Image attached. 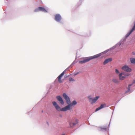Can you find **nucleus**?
Instances as JSON below:
<instances>
[{"mask_svg":"<svg viewBox=\"0 0 135 135\" xmlns=\"http://www.w3.org/2000/svg\"><path fill=\"white\" fill-rule=\"evenodd\" d=\"M62 135H65L64 134H62Z\"/></svg>","mask_w":135,"mask_h":135,"instance_id":"b1692460","label":"nucleus"},{"mask_svg":"<svg viewBox=\"0 0 135 135\" xmlns=\"http://www.w3.org/2000/svg\"><path fill=\"white\" fill-rule=\"evenodd\" d=\"M112 81L114 83L116 84H118L119 83V81L118 79L113 78L112 79Z\"/></svg>","mask_w":135,"mask_h":135,"instance_id":"4468645a","label":"nucleus"},{"mask_svg":"<svg viewBox=\"0 0 135 135\" xmlns=\"http://www.w3.org/2000/svg\"><path fill=\"white\" fill-rule=\"evenodd\" d=\"M115 72L117 74H119V71L117 69H115Z\"/></svg>","mask_w":135,"mask_h":135,"instance_id":"aec40b11","label":"nucleus"},{"mask_svg":"<svg viewBox=\"0 0 135 135\" xmlns=\"http://www.w3.org/2000/svg\"><path fill=\"white\" fill-rule=\"evenodd\" d=\"M102 130H104L106 131H107V129L106 128H102Z\"/></svg>","mask_w":135,"mask_h":135,"instance_id":"412c9836","label":"nucleus"},{"mask_svg":"<svg viewBox=\"0 0 135 135\" xmlns=\"http://www.w3.org/2000/svg\"><path fill=\"white\" fill-rule=\"evenodd\" d=\"M65 71H63L57 78L56 80L57 79L58 82L60 83H61L62 82L61 80V78L65 74Z\"/></svg>","mask_w":135,"mask_h":135,"instance_id":"0eeeda50","label":"nucleus"},{"mask_svg":"<svg viewBox=\"0 0 135 135\" xmlns=\"http://www.w3.org/2000/svg\"><path fill=\"white\" fill-rule=\"evenodd\" d=\"M112 60V59L111 58L106 59L103 62V64L105 65L109 62L111 61Z\"/></svg>","mask_w":135,"mask_h":135,"instance_id":"ddd939ff","label":"nucleus"},{"mask_svg":"<svg viewBox=\"0 0 135 135\" xmlns=\"http://www.w3.org/2000/svg\"><path fill=\"white\" fill-rule=\"evenodd\" d=\"M129 75V74L127 73L123 72L119 74V79L120 80H123L126 77L128 76Z\"/></svg>","mask_w":135,"mask_h":135,"instance_id":"20e7f679","label":"nucleus"},{"mask_svg":"<svg viewBox=\"0 0 135 135\" xmlns=\"http://www.w3.org/2000/svg\"><path fill=\"white\" fill-rule=\"evenodd\" d=\"M99 97V96H96L94 99H93L91 95L89 96L88 97V98L89 99V102L91 104L95 103Z\"/></svg>","mask_w":135,"mask_h":135,"instance_id":"39448f33","label":"nucleus"},{"mask_svg":"<svg viewBox=\"0 0 135 135\" xmlns=\"http://www.w3.org/2000/svg\"><path fill=\"white\" fill-rule=\"evenodd\" d=\"M69 80L70 82L71 81H74V80L72 78H70L69 79Z\"/></svg>","mask_w":135,"mask_h":135,"instance_id":"a211bd4d","label":"nucleus"},{"mask_svg":"<svg viewBox=\"0 0 135 135\" xmlns=\"http://www.w3.org/2000/svg\"><path fill=\"white\" fill-rule=\"evenodd\" d=\"M72 122H70L69 124L70 126H71V124H72L73 126H74L77 124L79 122V120L78 119L76 118H74Z\"/></svg>","mask_w":135,"mask_h":135,"instance_id":"1a4fd4ad","label":"nucleus"},{"mask_svg":"<svg viewBox=\"0 0 135 135\" xmlns=\"http://www.w3.org/2000/svg\"><path fill=\"white\" fill-rule=\"evenodd\" d=\"M39 11H39V7L38 8L34 10V11L35 12H38Z\"/></svg>","mask_w":135,"mask_h":135,"instance_id":"6ab92c4d","label":"nucleus"},{"mask_svg":"<svg viewBox=\"0 0 135 135\" xmlns=\"http://www.w3.org/2000/svg\"><path fill=\"white\" fill-rule=\"evenodd\" d=\"M78 73H76V74H74V75H77V74H78Z\"/></svg>","mask_w":135,"mask_h":135,"instance_id":"5701e85b","label":"nucleus"},{"mask_svg":"<svg viewBox=\"0 0 135 135\" xmlns=\"http://www.w3.org/2000/svg\"><path fill=\"white\" fill-rule=\"evenodd\" d=\"M130 60L132 63L135 64V58H130Z\"/></svg>","mask_w":135,"mask_h":135,"instance_id":"dca6fc26","label":"nucleus"},{"mask_svg":"<svg viewBox=\"0 0 135 135\" xmlns=\"http://www.w3.org/2000/svg\"><path fill=\"white\" fill-rule=\"evenodd\" d=\"M122 69L123 70L127 72H130L131 71V69L126 65H125L123 66Z\"/></svg>","mask_w":135,"mask_h":135,"instance_id":"423d86ee","label":"nucleus"},{"mask_svg":"<svg viewBox=\"0 0 135 135\" xmlns=\"http://www.w3.org/2000/svg\"><path fill=\"white\" fill-rule=\"evenodd\" d=\"M52 103L55 107V108L58 111H66L67 110L70 109V107H71L70 105L68 104V105L66 106L65 107L61 109L60 107L55 102H53Z\"/></svg>","mask_w":135,"mask_h":135,"instance_id":"f257e3e1","label":"nucleus"},{"mask_svg":"<svg viewBox=\"0 0 135 135\" xmlns=\"http://www.w3.org/2000/svg\"><path fill=\"white\" fill-rule=\"evenodd\" d=\"M101 53H100L92 56L86 57L83 60L79 61V63L81 64L86 63L91 60L96 58L99 57L101 56Z\"/></svg>","mask_w":135,"mask_h":135,"instance_id":"f03ea898","label":"nucleus"},{"mask_svg":"<svg viewBox=\"0 0 135 135\" xmlns=\"http://www.w3.org/2000/svg\"><path fill=\"white\" fill-rule=\"evenodd\" d=\"M42 112H43V110H42Z\"/></svg>","mask_w":135,"mask_h":135,"instance_id":"393cba45","label":"nucleus"},{"mask_svg":"<svg viewBox=\"0 0 135 135\" xmlns=\"http://www.w3.org/2000/svg\"><path fill=\"white\" fill-rule=\"evenodd\" d=\"M106 104L105 103L101 104L100 106L99 107L96 109L95 110V112H97V111L103 108H104L105 107H106Z\"/></svg>","mask_w":135,"mask_h":135,"instance_id":"9b49d317","label":"nucleus"},{"mask_svg":"<svg viewBox=\"0 0 135 135\" xmlns=\"http://www.w3.org/2000/svg\"><path fill=\"white\" fill-rule=\"evenodd\" d=\"M132 55H135V52H132Z\"/></svg>","mask_w":135,"mask_h":135,"instance_id":"4be33fe9","label":"nucleus"},{"mask_svg":"<svg viewBox=\"0 0 135 135\" xmlns=\"http://www.w3.org/2000/svg\"><path fill=\"white\" fill-rule=\"evenodd\" d=\"M61 17L59 14H56L55 16V19L57 22H59L61 20Z\"/></svg>","mask_w":135,"mask_h":135,"instance_id":"9d476101","label":"nucleus"},{"mask_svg":"<svg viewBox=\"0 0 135 135\" xmlns=\"http://www.w3.org/2000/svg\"><path fill=\"white\" fill-rule=\"evenodd\" d=\"M56 98L61 104L63 105L64 104L63 100L61 97L60 96H57Z\"/></svg>","mask_w":135,"mask_h":135,"instance_id":"f8f14e48","label":"nucleus"},{"mask_svg":"<svg viewBox=\"0 0 135 135\" xmlns=\"http://www.w3.org/2000/svg\"><path fill=\"white\" fill-rule=\"evenodd\" d=\"M63 96L64 99H65L66 103L68 104H69L71 106L75 105L77 104V102L75 100H74L72 102L70 103V101L69 97L65 93H64L63 94Z\"/></svg>","mask_w":135,"mask_h":135,"instance_id":"7ed1b4c3","label":"nucleus"},{"mask_svg":"<svg viewBox=\"0 0 135 135\" xmlns=\"http://www.w3.org/2000/svg\"><path fill=\"white\" fill-rule=\"evenodd\" d=\"M135 83V80H134L132 82V84H129L128 85V87H127V88L128 89V90L127 91H126L125 92V93H131V92L130 89V86L132 85L133 84Z\"/></svg>","mask_w":135,"mask_h":135,"instance_id":"6e6552de","label":"nucleus"},{"mask_svg":"<svg viewBox=\"0 0 135 135\" xmlns=\"http://www.w3.org/2000/svg\"><path fill=\"white\" fill-rule=\"evenodd\" d=\"M133 31L132 30V29H131L130 32L128 33L126 35V37H128L129 35H130L133 32Z\"/></svg>","mask_w":135,"mask_h":135,"instance_id":"f3484780","label":"nucleus"},{"mask_svg":"<svg viewBox=\"0 0 135 135\" xmlns=\"http://www.w3.org/2000/svg\"><path fill=\"white\" fill-rule=\"evenodd\" d=\"M39 11H41L45 12H47V11L43 7H39Z\"/></svg>","mask_w":135,"mask_h":135,"instance_id":"2eb2a0df","label":"nucleus"}]
</instances>
